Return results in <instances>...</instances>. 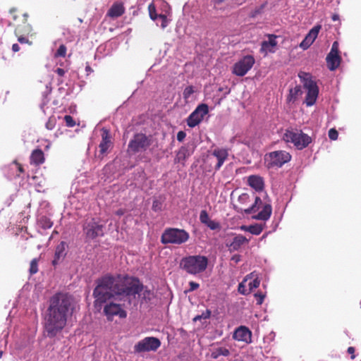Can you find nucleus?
Wrapping results in <instances>:
<instances>
[{
  "instance_id": "nucleus-1",
  "label": "nucleus",
  "mask_w": 361,
  "mask_h": 361,
  "mask_svg": "<svg viewBox=\"0 0 361 361\" xmlns=\"http://www.w3.org/2000/svg\"><path fill=\"white\" fill-rule=\"evenodd\" d=\"M140 281L133 277H114L106 275L96 281L93 290L95 306L104 307V314L108 320L115 316L123 319L127 317L124 307L135 302L137 295L142 290Z\"/></svg>"
},
{
  "instance_id": "nucleus-2",
  "label": "nucleus",
  "mask_w": 361,
  "mask_h": 361,
  "mask_svg": "<svg viewBox=\"0 0 361 361\" xmlns=\"http://www.w3.org/2000/svg\"><path fill=\"white\" fill-rule=\"evenodd\" d=\"M74 308L75 301L67 293H56L51 298L45 322L48 336H55L65 327Z\"/></svg>"
},
{
  "instance_id": "nucleus-3",
  "label": "nucleus",
  "mask_w": 361,
  "mask_h": 361,
  "mask_svg": "<svg viewBox=\"0 0 361 361\" xmlns=\"http://www.w3.org/2000/svg\"><path fill=\"white\" fill-rule=\"evenodd\" d=\"M208 259L202 255H193L181 260V267L190 274H197L203 272L207 267Z\"/></svg>"
},
{
  "instance_id": "nucleus-4",
  "label": "nucleus",
  "mask_w": 361,
  "mask_h": 361,
  "mask_svg": "<svg viewBox=\"0 0 361 361\" xmlns=\"http://www.w3.org/2000/svg\"><path fill=\"white\" fill-rule=\"evenodd\" d=\"M283 140L286 142H291L298 149L307 147L312 142L308 135L299 130H286L283 135Z\"/></svg>"
},
{
  "instance_id": "nucleus-5",
  "label": "nucleus",
  "mask_w": 361,
  "mask_h": 361,
  "mask_svg": "<svg viewBox=\"0 0 361 361\" xmlns=\"http://www.w3.org/2000/svg\"><path fill=\"white\" fill-rule=\"evenodd\" d=\"M189 237V233L184 229L169 228L162 233L161 241L163 244L181 245L187 242Z\"/></svg>"
},
{
  "instance_id": "nucleus-6",
  "label": "nucleus",
  "mask_w": 361,
  "mask_h": 361,
  "mask_svg": "<svg viewBox=\"0 0 361 361\" xmlns=\"http://www.w3.org/2000/svg\"><path fill=\"white\" fill-rule=\"evenodd\" d=\"M299 77L303 82L305 89L307 90L305 97V103L307 106H312L317 101L319 89L315 82H314L311 76L305 73H299Z\"/></svg>"
},
{
  "instance_id": "nucleus-7",
  "label": "nucleus",
  "mask_w": 361,
  "mask_h": 361,
  "mask_svg": "<svg viewBox=\"0 0 361 361\" xmlns=\"http://www.w3.org/2000/svg\"><path fill=\"white\" fill-rule=\"evenodd\" d=\"M290 159V154L283 150L270 152L265 157V162L268 168L281 167Z\"/></svg>"
},
{
  "instance_id": "nucleus-8",
  "label": "nucleus",
  "mask_w": 361,
  "mask_h": 361,
  "mask_svg": "<svg viewBox=\"0 0 361 361\" xmlns=\"http://www.w3.org/2000/svg\"><path fill=\"white\" fill-rule=\"evenodd\" d=\"M255 58L251 55H247L237 61L233 66V73L237 76H244L254 66Z\"/></svg>"
},
{
  "instance_id": "nucleus-9",
  "label": "nucleus",
  "mask_w": 361,
  "mask_h": 361,
  "mask_svg": "<svg viewBox=\"0 0 361 361\" xmlns=\"http://www.w3.org/2000/svg\"><path fill=\"white\" fill-rule=\"evenodd\" d=\"M151 145V140L142 133H137L128 144V151L133 153L145 151Z\"/></svg>"
},
{
  "instance_id": "nucleus-10",
  "label": "nucleus",
  "mask_w": 361,
  "mask_h": 361,
  "mask_svg": "<svg viewBox=\"0 0 361 361\" xmlns=\"http://www.w3.org/2000/svg\"><path fill=\"white\" fill-rule=\"evenodd\" d=\"M161 345L160 341L154 337H146L137 342L134 346L136 353L155 351Z\"/></svg>"
},
{
  "instance_id": "nucleus-11",
  "label": "nucleus",
  "mask_w": 361,
  "mask_h": 361,
  "mask_svg": "<svg viewBox=\"0 0 361 361\" xmlns=\"http://www.w3.org/2000/svg\"><path fill=\"white\" fill-rule=\"evenodd\" d=\"M208 106L205 104L199 105L196 109L189 116L187 119L188 126L194 128L197 126L208 113Z\"/></svg>"
},
{
  "instance_id": "nucleus-12",
  "label": "nucleus",
  "mask_w": 361,
  "mask_h": 361,
  "mask_svg": "<svg viewBox=\"0 0 361 361\" xmlns=\"http://www.w3.org/2000/svg\"><path fill=\"white\" fill-rule=\"evenodd\" d=\"M102 140L100 144L99 145V157L102 159L113 147V143L111 141V136L110 132L106 128L102 129Z\"/></svg>"
},
{
  "instance_id": "nucleus-13",
  "label": "nucleus",
  "mask_w": 361,
  "mask_h": 361,
  "mask_svg": "<svg viewBox=\"0 0 361 361\" xmlns=\"http://www.w3.org/2000/svg\"><path fill=\"white\" fill-rule=\"evenodd\" d=\"M86 237L94 239L97 236L103 235V226L99 224L95 219H92L84 227Z\"/></svg>"
},
{
  "instance_id": "nucleus-14",
  "label": "nucleus",
  "mask_w": 361,
  "mask_h": 361,
  "mask_svg": "<svg viewBox=\"0 0 361 361\" xmlns=\"http://www.w3.org/2000/svg\"><path fill=\"white\" fill-rule=\"evenodd\" d=\"M212 158H215L216 163L214 166L215 171H218L222 166L226 160L228 159V150L224 148H216L211 154Z\"/></svg>"
},
{
  "instance_id": "nucleus-15",
  "label": "nucleus",
  "mask_w": 361,
  "mask_h": 361,
  "mask_svg": "<svg viewBox=\"0 0 361 361\" xmlns=\"http://www.w3.org/2000/svg\"><path fill=\"white\" fill-rule=\"evenodd\" d=\"M321 28L322 26L319 25L313 27L300 44V47L303 49L309 48L317 37Z\"/></svg>"
},
{
  "instance_id": "nucleus-16",
  "label": "nucleus",
  "mask_w": 361,
  "mask_h": 361,
  "mask_svg": "<svg viewBox=\"0 0 361 361\" xmlns=\"http://www.w3.org/2000/svg\"><path fill=\"white\" fill-rule=\"evenodd\" d=\"M252 334L248 328L241 326L235 329L233 338L238 341L249 343L251 341Z\"/></svg>"
},
{
  "instance_id": "nucleus-17",
  "label": "nucleus",
  "mask_w": 361,
  "mask_h": 361,
  "mask_svg": "<svg viewBox=\"0 0 361 361\" xmlns=\"http://www.w3.org/2000/svg\"><path fill=\"white\" fill-rule=\"evenodd\" d=\"M276 45V36L269 35L267 40H264L262 42L260 52L264 55H267L269 52H274Z\"/></svg>"
},
{
  "instance_id": "nucleus-18",
  "label": "nucleus",
  "mask_w": 361,
  "mask_h": 361,
  "mask_svg": "<svg viewBox=\"0 0 361 361\" xmlns=\"http://www.w3.org/2000/svg\"><path fill=\"white\" fill-rule=\"evenodd\" d=\"M249 242V240L247 239L243 235H238L235 236L230 244H228L227 246L229 247V250L231 252L238 250L240 247Z\"/></svg>"
},
{
  "instance_id": "nucleus-19",
  "label": "nucleus",
  "mask_w": 361,
  "mask_h": 361,
  "mask_svg": "<svg viewBox=\"0 0 361 361\" xmlns=\"http://www.w3.org/2000/svg\"><path fill=\"white\" fill-rule=\"evenodd\" d=\"M248 185L257 191H261L264 188V180L259 176H250L247 178Z\"/></svg>"
},
{
  "instance_id": "nucleus-20",
  "label": "nucleus",
  "mask_w": 361,
  "mask_h": 361,
  "mask_svg": "<svg viewBox=\"0 0 361 361\" xmlns=\"http://www.w3.org/2000/svg\"><path fill=\"white\" fill-rule=\"evenodd\" d=\"M271 206L269 204H265L263 207L262 210L260 212H259L257 215L254 216L253 218L257 220L266 221L269 219L271 214Z\"/></svg>"
},
{
  "instance_id": "nucleus-21",
  "label": "nucleus",
  "mask_w": 361,
  "mask_h": 361,
  "mask_svg": "<svg viewBox=\"0 0 361 361\" xmlns=\"http://www.w3.org/2000/svg\"><path fill=\"white\" fill-rule=\"evenodd\" d=\"M65 250L66 243L64 242H61L56 246L54 254V259L52 261V264L54 265L57 264L59 261L65 256Z\"/></svg>"
},
{
  "instance_id": "nucleus-22",
  "label": "nucleus",
  "mask_w": 361,
  "mask_h": 361,
  "mask_svg": "<svg viewBox=\"0 0 361 361\" xmlns=\"http://www.w3.org/2000/svg\"><path fill=\"white\" fill-rule=\"evenodd\" d=\"M44 161V153L42 149H35L30 156L31 164L39 165Z\"/></svg>"
},
{
  "instance_id": "nucleus-23",
  "label": "nucleus",
  "mask_w": 361,
  "mask_h": 361,
  "mask_svg": "<svg viewBox=\"0 0 361 361\" xmlns=\"http://www.w3.org/2000/svg\"><path fill=\"white\" fill-rule=\"evenodd\" d=\"M124 7L122 4H114L108 12V15L111 18H117L124 13Z\"/></svg>"
},
{
  "instance_id": "nucleus-24",
  "label": "nucleus",
  "mask_w": 361,
  "mask_h": 361,
  "mask_svg": "<svg viewBox=\"0 0 361 361\" xmlns=\"http://www.w3.org/2000/svg\"><path fill=\"white\" fill-rule=\"evenodd\" d=\"M341 61V58L339 55H332L331 57L329 58V54L326 56V63L329 70L334 71L336 69Z\"/></svg>"
},
{
  "instance_id": "nucleus-25",
  "label": "nucleus",
  "mask_w": 361,
  "mask_h": 361,
  "mask_svg": "<svg viewBox=\"0 0 361 361\" xmlns=\"http://www.w3.org/2000/svg\"><path fill=\"white\" fill-rule=\"evenodd\" d=\"M230 355V352L227 348L219 347L214 348L211 354L212 357L214 359H217L219 356H228Z\"/></svg>"
},
{
  "instance_id": "nucleus-26",
  "label": "nucleus",
  "mask_w": 361,
  "mask_h": 361,
  "mask_svg": "<svg viewBox=\"0 0 361 361\" xmlns=\"http://www.w3.org/2000/svg\"><path fill=\"white\" fill-rule=\"evenodd\" d=\"M189 156L188 150L185 147H181L176 154V160L178 162L184 161Z\"/></svg>"
},
{
  "instance_id": "nucleus-27",
  "label": "nucleus",
  "mask_w": 361,
  "mask_h": 361,
  "mask_svg": "<svg viewBox=\"0 0 361 361\" xmlns=\"http://www.w3.org/2000/svg\"><path fill=\"white\" fill-rule=\"evenodd\" d=\"M262 204V200L259 197H255V201L252 206L247 209H245V212L247 214H250L252 212H255L259 208V205Z\"/></svg>"
},
{
  "instance_id": "nucleus-28",
  "label": "nucleus",
  "mask_w": 361,
  "mask_h": 361,
  "mask_svg": "<svg viewBox=\"0 0 361 361\" xmlns=\"http://www.w3.org/2000/svg\"><path fill=\"white\" fill-rule=\"evenodd\" d=\"M148 11H149V18L152 20H155L156 19L159 18V15L157 13L156 6L154 3H151L149 4Z\"/></svg>"
},
{
  "instance_id": "nucleus-29",
  "label": "nucleus",
  "mask_w": 361,
  "mask_h": 361,
  "mask_svg": "<svg viewBox=\"0 0 361 361\" xmlns=\"http://www.w3.org/2000/svg\"><path fill=\"white\" fill-rule=\"evenodd\" d=\"M301 93L300 87L298 86L295 87L294 88L291 89L290 90V94L288 96V101L291 102L293 100H295L298 95H299Z\"/></svg>"
},
{
  "instance_id": "nucleus-30",
  "label": "nucleus",
  "mask_w": 361,
  "mask_h": 361,
  "mask_svg": "<svg viewBox=\"0 0 361 361\" xmlns=\"http://www.w3.org/2000/svg\"><path fill=\"white\" fill-rule=\"evenodd\" d=\"M263 231V226L261 224H255L249 226V232L253 235H259Z\"/></svg>"
},
{
  "instance_id": "nucleus-31",
  "label": "nucleus",
  "mask_w": 361,
  "mask_h": 361,
  "mask_svg": "<svg viewBox=\"0 0 361 361\" xmlns=\"http://www.w3.org/2000/svg\"><path fill=\"white\" fill-rule=\"evenodd\" d=\"M29 271L30 274H35L38 271V259L37 258L31 261Z\"/></svg>"
},
{
  "instance_id": "nucleus-32",
  "label": "nucleus",
  "mask_w": 361,
  "mask_h": 361,
  "mask_svg": "<svg viewBox=\"0 0 361 361\" xmlns=\"http://www.w3.org/2000/svg\"><path fill=\"white\" fill-rule=\"evenodd\" d=\"M211 316V311L209 310H207L205 312H203L201 314L197 315L194 317L193 321L197 322L202 319H208Z\"/></svg>"
},
{
  "instance_id": "nucleus-33",
  "label": "nucleus",
  "mask_w": 361,
  "mask_h": 361,
  "mask_svg": "<svg viewBox=\"0 0 361 361\" xmlns=\"http://www.w3.org/2000/svg\"><path fill=\"white\" fill-rule=\"evenodd\" d=\"M200 220L202 224L205 225L211 220L205 210L201 211L200 214Z\"/></svg>"
},
{
  "instance_id": "nucleus-34",
  "label": "nucleus",
  "mask_w": 361,
  "mask_h": 361,
  "mask_svg": "<svg viewBox=\"0 0 361 361\" xmlns=\"http://www.w3.org/2000/svg\"><path fill=\"white\" fill-rule=\"evenodd\" d=\"M247 279H245L239 285H238V292L243 295H247L250 293L249 290L245 288V283L246 282Z\"/></svg>"
},
{
  "instance_id": "nucleus-35",
  "label": "nucleus",
  "mask_w": 361,
  "mask_h": 361,
  "mask_svg": "<svg viewBox=\"0 0 361 361\" xmlns=\"http://www.w3.org/2000/svg\"><path fill=\"white\" fill-rule=\"evenodd\" d=\"M66 47L65 45L63 44H61L57 51L56 52L55 54V56L56 57H58V56H62V57H64L66 56Z\"/></svg>"
},
{
  "instance_id": "nucleus-36",
  "label": "nucleus",
  "mask_w": 361,
  "mask_h": 361,
  "mask_svg": "<svg viewBox=\"0 0 361 361\" xmlns=\"http://www.w3.org/2000/svg\"><path fill=\"white\" fill-rule=\"evenodd\" d=\"M194 90L192 86H188L185 88L183 91V97L185 99H188L193 94Z\"/></svg>"
},
{
  "instance_id": "nucleus-37",
  "label": "nucleus",
  "mask_w": 361,
  "mask_h": 361,
  "mask_svg": "<svg viewBox=\"0 0 361 361\" xmlns=\"http://www.w3.org/2000/svg\"><path fill=\"white\" fill-rule=\"evenodd\" d=\"M329 58L331 57L332 55H338V42H334L332 44L331 49L329 53Z\"/></svg>"
},
{
  "instance_id": "nucleus-38",
  "label": "nucleus",
  "mask_w": 361,
  "mask_h": 361,
  "mask_svg": "<svg viewBox=\"0 0 361 361\" xmlns=\"http://www.w3.org/2000/svg\"><path fill=\"white\" fill-rule=\"evenodd\" d=\"M259 283H260V281L257 278V279H255L252 281L248 283V286H249V291L250 293H251V291L255 289V288H257L259 286Z\"/></svg>"
},
{
  "instance_id": "nucleus-39",
  "label": "nucleus",
  "mask_w": 361,
  "mask_h": 361,
  "mask_svg": "<svg viewBox=\"0 0 361 361\" xmlns=\"http://www.w3.org/2000/svg\"><path fill=\"white\" fill-rule=\"evenodd\" d=\"M64 121L66 122V126L68 127H73L75 125V122L73 120V117L69 115H66L64 116Z\"/></svg>"
},
{
  "instance_id": "nucleus-40",
  "label": "nucleus",
  "mask_w": 361,
  "mask_h": 361,
  "mask_svg": "<svg viewBox=\"0 0 361 361\" xmlns=\"http://www.w3.org/2000/svg\"><path fill=\"white\" fill-rule=\"evenodd\" d=\"M264 8V4H262L260 6L256 8L255 9H254L250 13V16L252 17V18L256 17L257 15L260 14L262 12Z\"/></svg>"
},
{
  "instance_id": "nucleus-41",
  "label": "nucleus",
  "mask_w": 361,
  "mask_h": 361,
  "mask_svg": "<svg viewBox=\"0 0 361 361\" xmlns=\"http://www.w3.org/2000/svg\"><path fill=\"white\" fill-rule=\"evenodd\" d=\"M159 18L161 20V27L164 29L168 25V20L166 15L159 14Z\"/></svg>"
},
{
  "instance_id": "nucleus-42",
  "label": "nucleus",
  "mask_w": 361,
  "mask_h": 361,
  "mask_svg": "<svg viewBox=\"0 0 361 361\" xmlns=\"http://www.w3.org/2000/svg\"><path fill=\"white\" fill-rule=\"evenodd\" d=\"M338 132L334 128H331L329 130V137L332 140H336L338 138Z\"/></svg>"
},
{
  "instance_id": "nucleus-43",
  "label": "nucleus",
  "mask_w": 361,
  "mask_h": 361,
  "mask_svg": "<svg viewBox=\"0 0 361 361\" xmlns=\"http://www.w3.org/2000/svg\"><path fill=\"white\" fill-rule=\"evenodd\" d=\"M206 225L212 230H215L219 228V223L212 220H210Z\"/></svg>"
},
{
  "instance_id": "nucleus-44",
  "label": "nucleus",
  "mask_w": 361,
  "mask_h": 361,
  "mask_svg": "<svg viewBox=\"0 0 361 361\" xmlns=\"http://www.w3.org/2000/svg\"><path fill=\"white\" fill-rule=\"evenodd\" d=\"M255 297L257 298V305H261L263 302L264 295L261 293H257L255 294Z\"/></svg>"
},
{
  "instance_id": "nucleus-45",
  "label": "nucleus",
  "mask_w": 361,
  "mask_h": 361,
  "mask_svg": "<svg viewBox=\"0 0 361 361\" xmlns=\"http://www.w3.org/2000/svg\"><path fill=\"white\" fill-rule=\"evenodd\" d=\"M152 209L154 210V211H159V210H161V204L160 202H159L158 200H154L153 202V204H152Z\"/></svg>"
},
{
  "instance_id": "nucleus-46",
  "label": "nucleus",
  "mask_w": 361,
  "mask_h": 361,
  "mask_svg": "<svg viewBox=\"0 0 361 361\" xmlns=\"http://www.w3.org/2000/svg\"><path fill=\"white\" fill-rule=\"evenodd\" d=\"M186 136V134L185 132L183 131H179L177 134V140L179 141V142H182L185 137Z\"/></svg>"
},
{
  "instance_id": "nucleus-47",
  "label": "nucleus",
  "mask_w": 361,
  "mask_h": 361,
  "mask_svg": "<svg viewBox=\"0 0 361 361\" xmlns=\"http://www.w3.org/2000/svg\"><path fill=\"white\" fill-rule=\"evenodd\" d=\"M189 286H190V291H193V290H196L200 286V285L197 283H195L194 281H190L189 283Z\"/></svg>"
},
{
  "instance_id": "nucleus-48",
  "label": "nucleus",
  "mask_w": 361,
  "mask_h": 361,
  "mask_svg": "<svg viewBox=\"0 0 361 361\" xmlns=\"http://www.w3.org/2000/svg\"><path fill=\"white\" fill-rule=\"evenodd\" d=\"M18 40L21 44L27 43V44H31V42H30L29 40L26 37H22V36L19 37Z\"/></svg>"
},
{
  "instance_id": "nucleus-49",
  "label": "nucleus",
  "mask_w": 361,
  "mask_h": 361,
  "mask_svg": "<svg viewBox=\"0 0 361 361\" xmlns=\"http://www.w3.org/2000/svg\"><path fill=\"white\" fill-rule=\"evenodd\" d=\"M56 72L60 76H63V75L65 74V71L63 69H62V68H58L56 70Z\"/></svg>"
},
{
  "instance_id": "nucleus-50",
  "label": "nucleus",
  "mask_w": 361,
  "mask_h": 361,
  "mask_svg": "<svg viewBox=\"0 0 361 361\" xmlns=\"http://www.w3.org/2000/svg\"><path fill=\"white\" fill-rule=\"evenodd\" d=\"M12 50L14 51V52H17L20 50V47L18 44H13V46H12Z\"/></svg>"
},
{
  "instance_id": "nucleus-51",
  "label": "nucleus",
  "mask_w": 361,
  "mask_h": 361,
  "mask_svg": "<svg viewBox=\"0 0 361 361\" xmlns=\"http://www.w3.org/2000/svg\"><path fill=\"white\" fill-rule=\"evenodd\" d=\"M232 260H233L235 262H238L240 261V256L239 255H234L232 257Z\"/></svg>"
},
{
  "instance_id": "nucleus-52",
  "label": "nucleus",
  "mask_w": 361,
  "mask_h": 361,
  "mask_svg": "<svg viewBox=\"0 0 361 361\" xmlns=\"http://www.w3.org/2000/svg\"><path fill=\"white\" fill-rule=\"evenodd\" d=\"M240 230L244 231H247V232H249V226H240Z\"/></svg>"
},
{
  "instance_id": "nucleus-53",
  "label": "nucleus",
  "mask_w": 361,
  "mask_h": 361,
  "mask_svg": "<svg viewBox=\"0 0 361 361\" xmlns=\"http://www.w3.org/2000/svg\"><path fill=\"white\" fill-rule=\"evenodd\" d=\"M46 126H47V128L48 129H49V130H51V129H52V128H53V126H52V124H51L50 121H49V122H47V123Z\"/></svg>"
},
{
  "instance_id": "nucleus-54",
  "label": "nucleus",
  "mask_w": 361,
  "mask_h": 361,
  "mask_svg": "<svg viewBox=\"0 0 361 361\" xmlns=\"http://www.w3.org/2000/svg\"><path fill=\"white\" fill-rule=\"evenodd\" d=\"M245 1V0H235V4H237L238 5H241Z\"/></svg>"
},
{
  "instance_id": "nucleus-55",
  "label": "nucleus",
  "mask_w": 361,
  "mask_h": 361,
  "mask_svg": "<svg viewBox=\"0 0 361 361\" xmlns=\"http://www.w3.org/2000/svg\"><path fill=\"white\" fill-rule=\"evenodd\" d=\"M354 351H355V349H354V348H353V347H349V348H348V352L349 353H354Z\"/></svg>"
},
{
  "instance_id": "nucleus-56",
  "label": "nucleus",
  "mask_w": 361,
  "mask_h": 361,
  "mask_svg": "<svg viewBox=\"0 0 361 361\" xmlns=\"http://www.w3.org/2000/svg\"><path fill=\"white\" fill-rule=\"evenodd\" d=\"M332 19H333V20H334V21H335V20H338V16H337V15H334V16H333Z\"/></svg>"
},
{
  "instance_id": "nucleus-57",
  "label": "nucleus",
  "mask_w": 361,
  "mask_h": 361,
  "mask_svg": "<svg viewBox=\"0 0 361 361\" xmlns=\"http://www.w3.org/2000/svg\"><path fill=\"white\" fill-rule=\"evenodd\" d=\"M224 0H214V1L217 4H221L224 1Z\"/></svg>"
},
{
  "instance_id": "nucleus-58",
  "label": "nucleus",
  "mask_w": 361,
  "mask_h": 361,
  "mask_svg": "<svg viewBox=\"0 0 361 361\" xmlns=\"http://www.w3.org/2000/svg\"><path fill=\"white\" fill-rule=\"evenodd\" d=\"M19 171H20V172H23V169H22V167H21L20 166H19Z\"/></svg>"
},
{
  "instance_id": "nucleus-59",
  "label": "nucleus",
  "mask_w": 361,
  "mask_h": 361,
  "mask_svg": "<svg viewBox=\"0 0 361 361\" xmlns=\"http://www.w3.org/2000/svg\"><path fill=\"white\" fill-rule=\"evenodd\" d=\"M51 226V224H49L47 225V227H48V228H50Z\"/></svg>"
},
{
  "instance_id": "nucleus-60",
  "label": "nucleus",
  "mask_w": 361,
  "mask_h": 361,
  "mask_svg": "<svg viewBox=\"0 0 361 361\" xmlns=\"http://www.w3.org/2000/svg\"><path fill=\"white\" fill-rule=\"evenodd\" d=\"M2 355V352H0V357H1Z\"/></svg>"
}]
</instances>
